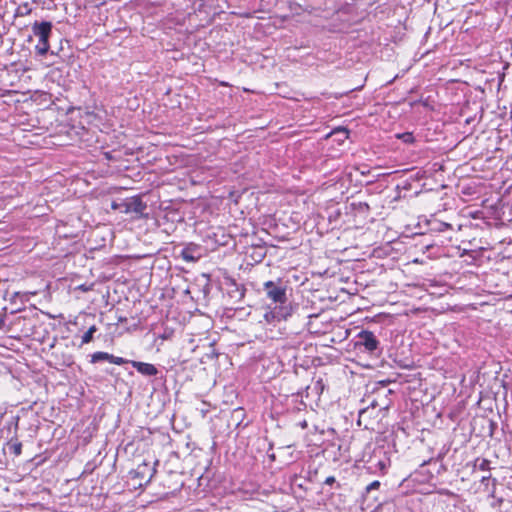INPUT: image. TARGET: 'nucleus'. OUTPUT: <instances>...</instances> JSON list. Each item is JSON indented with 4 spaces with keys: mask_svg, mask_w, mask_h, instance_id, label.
<instances>
[{
    "mask_svg": "<svg viewBox=\"0 0 512 512\" xmlns=\"http://www.w3.org/2000/svg\"><path fill=\"white\" fill-rule=\"evenodd\" d=\"M32 32L38 38V44L35 46L37 54L44 56L49 50V38L52 33V23L48 21L34 22Z\"/></svg>",
    "mask_w": 512,
    "mask_h": 512,
    "instance_id": "nucleus-1",
    "label": "nucleus"
},
{
    "mask_svg": "<svg viewBox=\"0 0 512 512\" xmlns=\"http://www.w3.org/2000/svg\"><path fill=\"white\" fill-rule=\"evenodd\" d=\"M264 291L267 298L272 300L274 303L283 304L286 302V287L282 284L281 280L277 283L273 281H267L263 284Z\"/></svg>",
    "mask_w": 512,
    "mask_h": 512,
    "instance_id": "nucleus-2",
    "label": "nucleus"
},
{
    "mask_svg": "<svg viewBox=\"0 0 512 512\" xmlns=\"http://www.w3.org/2000/svg\"><path fill=\"white\" fill-rule=\"evenodd\" d=\"M147 205L141 200L140 197H131L124 200L119 204V211L122 213H134L138 217L143 216Z\"/></svg>",
    "mask_w": 512,
    "mask_h": 512,
    "instance_id": "nucleus-3",
    "label": "nucleus"
},
{
    "mask_svg": "<svg viewBox=\"0 0 512 512\" xmlns=\"http://www.w3.org/2000/svg\"><path fill=\"white\" fill-rule=\"evenodd\" d=\"M357 337V345L363 346L366 351L372 353L378 348L379 341L376 339L373 332L363 330L357 335Z\"/></svg>",
    "mask_w": 512,
    "mask_h": 512,
    "instance_id": "nucleus-4",
    "label": "nucleus"
},
{
    "mask_svg": "<svg viewBox=\"0 0 512 512\" xmlns=\"http://www.w3.org/2000/svg\"><path fill=\"white\" fill-rule=\"evenodd\" d=\"M130 363L142 375L155 376L158 373V369L153 364L140 361H130Z\"/></svg>",
    "mask_w": 512,
    "mask_h": 512,
    "instance_id": "nucleus-5",
    "label": "nucleus"
},
{
    "mask_svg": "<svg viewBox=\"0 0 512 512\" xmlns=\"http://www.w3.org/2000/svg\"><path fill=\"white\" fill-rule=\"evenodd\" d=\"M329 136L334 137L339 143L344 142L349 137V131L346 128H336Z\"/></svg>",
    "mask_w": 512,
    "mask_h": 512,
    "instance_id": "nucleus-6",
    "label": "nucleus"
},
{
    "mask_svg": "<svg viewBox=\"0 0 512 512\" xmlns=\"http://www.w3.org/2000/svg\"><path fill=\"white\" fill-rule=\"evenodd\" d=\"M233 289L229 291V294L232 298H235L237 301H241L245 295V288L239 286L235 282L232 283Z\"/></svg>",
    "mask_w": 512,
    "mask_h": 512,
    "instance_id": "nucleus-7",
    "label": "nucleus"
},
{
    "mask_svg": "<svg viewBox=\"0 0 512 512\" xmlns=\"http://www.w3.org/2000/svg\"><path fill=\"white\" fill-rule=\"evenodd\" d=\"M8 450L11 454L19 456L22 452V444L17 440H11L8 442Z\"/></svg>",
    "mask_w": 512,
    "mask_h": 512,
    "instance_id": "nucleus-8",
    "label": "nucleus"
},
{
    "mask_svg": "<svg viewBox=\"0 0 512 512\" xmlns=\"http://www.w3.org/2000/svg\"><path fill=\"white\" fill-rule=\"evenodd\" d=\"M110 357H111V354H109L107 352H101V351L95 352L91 356V362L92 363H97L100 361H109L110 362Z\"/></svg>",
    "mask_w": 512,
    "mask_h": 512,
    "instance_id": "nucleus-9",
    "label": "nucleus"
},
{
    "mask_svg": "<svg viewBox=\"0 0 512 512\" xmlns=\"http://www.w3.org/2000/svg\"><path fill=\"white\" fill-rule=\"evenodd\" d=\"M97 331L96 326H91L82 336V344H87L92 341L93 334Z\"/></svg>",
    "mask_w": 512,
    "mask_h": 512,
    "instance_id": "nucleus-10",
    "label": "nucleus"
},
{
    "mask_svg": "<svg viewBox=\"0 0 512 512\" xmlns=\"http://www.w3.org/2000/svg\"><path fill=\"white\" fill-rule=\"evenodd\" d=\"M110 363H113V364H116V365H123V364H126V363H130V361H128L127 359H124L122 357H117V356H114V355L111 354Z\"/></svg>",
    "mask_w": 512,
    "mask_h": 512,
    "instance_id": "nucleus-11",
    "label": "nucleus"
},
{
    "mask_svg": "<svg viewBox=\"0 0 512 512\" xmlns=\"http://www.w3.org/2000/svg\"><path fill=\"white\" fill-rule=\"evenodd\" d=\"M397 137L403 140L405 143H412L414 141L412 133L409 132L398 134Z\"/></svg>",
    "mask_w": 512,
    "mask_h": 512,
    "instance_id": "nucleus-12",
    "label": "nucleus"
},
{
    "mask_svg": "<svg viewBox=\"0 0 512 512\" xmlns=\"http://www.w3.org/2000/svg\"><path fill=\"white\" fill-rule=\"evenodd\" d=\"M182 258L186 261H195L196 258L191 254L188 249H184L181 253Z\"/></svg>",
    "mask_w": 512,
    "mask_h": 512,
    "instance_id": "nucleus-13",
    "label": "nucleus"
},
{
    "mask_svg": "<svg viewBox=\"0 0 512 512\" xmlns=\"http://www.w3.org/2000/svg\"><path fill=\"white\" fill-rule=\"evenodd\" d=\"M380 487V482L378 480H375L373 482H371L367 487H366V493H369L371 492L372 490H377L379 489Z\"/></svg>",
    "mask_w": 512,
    "mask_h": 512,
    "instance_id": "nucleus-14",
    "label": "nucleus"
},
{
    "mask_svg": "<svg viewBox=\"0 0 512 512\" xmlns=\"http://www.w3.org/2000/svg\"><path fill=\"white\" fill-rule=\"evenodd\" d=\"M286 315H287V314H279V313H277V315H276V312H271V313H267V314L265 315V318H266L267 320H269V317L271 316L272 318H275V317H276V318L280 319V318H285V317H286Z\"/></svg>",
    "mask_w": 512,
    "mask_h": 512,
    "instance_id": "nucleus-15",
    "label": "nucleus"
},
{
    "mask_svg": "<svg viewBox=\"0 0 512 512\" xmlns=\"http://www.w3.org/2000/svg\"><path fill=\"white\" fill-rule=\"evenodd\" d=\"M335 482V477L334 476H329L325 479V484L327 485H332L333 483Z\"/></svg>",
    "mask_w": 512,
    "mask_h": 512,
    "instance_id": "nucleus-16",
    "label": "nucleus"
},
{
    "mask_svg": "<svg viewBox=\"0 0 512 512\" xmlns=\"http://www.w3.org/2000/svg\"><path fill=\"white\" fill-rule=\"evenodd\" d=\"M490 479L489 477L482 476V486L485 485L486 487L489 485Z\"/></svg>",
    "mask_w": 512,
    "mask_h": 512,
    "instance_id": "nucleus-17",
    "label": "nucleus"
},
{
    "mask_svg": "<svg viewBox=\"0 0 512 512\" xmlns=\"http://www.w3.org/2000/svg\"><path fill=\"white\" fill-rule=\"evenodd\" d=\"M78 289H79V290H81V291L86 292V291H88L90 288H89V287H87L86 285H80V286H78Z\"/></svg>",
    "mask_w": 512,
    "mask_h": 512,
    "instance_id": "nucleus-18",
    "label": "nucleus"
},
{
    "mask_svg": "<svg viewBox=\"0 0 512 512\" xmlns=\"http://www.w3.org/2000/svg\"><path fill=\"white\" fill-rule=\"evenodd\" d=\"M119 204H120V203L113 202V203H112V208H113V209H115V210H116V209H118V210H119Z\"/></svg>",
    "mask_w": 512,
    "mask_h": 512,
    "instance_id": "nucleus-19",
    "label": "nucleus"
},
{
    "mask_svg": "<svg viewBox=\"0 0 512 512\" xmlns=\"http://www.w3.org/2000/svg\"><path fill=\"white\" fill-rule=\"evenodd\" d=\"M379 466L381 469H383L385 467V464L383 462H379Z\"/></svg>",
    "mask_w": 512,
    "mask_h": 512,
    "instance_id": "nucleus-20",
    "label": "nucleus"
},
{
    "mask_svg": "<svg viewBox=\"0 0 512 512\" xmlns=\"http://www.w3.org/2000/svg\"><path fill=\"white\" fill-rule=\"evenodd\" d=\"M4 324V320L0 319V327Z\"/></svg>",
    "mask_w": 512,
    "mask_h": 512,
    "instance_id": "nucleus-21",
    "label": "nucleus"
}]
</instances>
